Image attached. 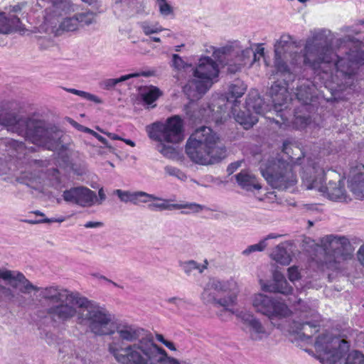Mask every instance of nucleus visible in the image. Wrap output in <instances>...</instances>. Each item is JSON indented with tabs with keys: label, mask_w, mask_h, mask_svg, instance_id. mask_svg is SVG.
I'll use <instances>...</instances> for the list:
<instances>
[{
	"label": "nucleus",
	"mask_w": 364,
	"mask_h": 364,
	"mask_svg": "<svg viewBox=\"0 0 364 364\" xmlns=\"http://www.w3.org/2000/svg\"><path fill=\"white\" fill-rule=\"evenodd\" d=\"M308 38L304 53L293 52L294 43L291 36L283 34L274 44V66L284 77V82H274L269 90L273 107L277 112L287 107L291 100L287 82L293 81L297 68H310L319 80L332 93L340 92L353 84L360 66L364 65V51L350 50L344 57L333 48L334 34L328 29H315Z\"/></svg>",
	"instance_id": "1"
},
{
	"label": "nucleus",
	"mask_w": 364,
	"mask_h": 364,
	"mask_svg": "<svg viewBox=\"0 0 364 364\" xmlns=\"http://www.w3.org/2000/svg\"><path fill=\"white\" fill-rule=\"evenodd\" d=\"M0 279L6 282L10 286L8 287L12 291L18 289L23 294H30L32 291L38 292V296L41 299L56 304L47 309V314L53 321L64 323L72 319L77 314L74 303L80 294L77 292L70 291L58 286L46 287L35 286L22 272L6 268H0ZM14 294L15 298L13 300H9L4 296L0 299L4 298L9 301L18 302V306H23L26 301L25 297Z\"/></svg>",
	"instance_id": "2"
},
{
	"label": "nucleus",
	"mask_w": 364,
	"mask_h": 364,
	"mask_svg": "<svg viewBox=\"0 0 364 364\" xmlns=\"http://www.w3.org/2000/svg\"><path fill=\"white\" fill-rule=\"evenodd\" d=\"M122 341H113L108 351L119 364H156L159 347L144 329L127 324L114 327Z\"/></svg>",
	"instance_id": "3"
},
{
	"label": "nucleus",
	"mask_w": 364,
	"mask_h": 364,
	"mask_svg": "<svg viewBox=\"0 0 364 364\" xmlns=\"http://www.w3.org/2000/svg\"><path fill=\"white\" fill-rule=\"evenodd\" d=\"M0 125L16 133L27 141L48 150L58 148L62 132L57 127L16 112L0 111Z\"/></svg>",
	"instance_id": "4"
},
{
	"label": "nucleus",
	"mask_w": 364,
	"mask_h": 364,
	"mask_svg": "<svg viewBox=\"0 0 364 364\" xmlns=\"http://www.w3.org/2000/svg\"><path fill=\"white\" fill-rule=\"evenodd\" d=\"M186 153L191 161L201 165L213 164L226 156L225 146L218 134L208 127H201L188 138Z\"/></svg>",
	"instance_id": "5"
},
{
	"label": "nucleus",
	"mask_w": 364,
	"mask_h": 364,
	"mask_svg": "<svg viewBox=\"0 0 364 364\" xmlns=\"http://www.w3.org/2000/svg\"><path fill=\"white\" fill-rule=\"evenodd\" d=\"M74 306L77 320L80 325L87 326L96 336L111 335L114 333L112 314L97 302L78 295Z\"/></svg>",
	"instance_id": "6"
},
{
	"label": "nucleus",
	"mask_w": 364,
	"mask_h": 364,
	"mask_svg": "<svg viewBox=\"0 0 364 364\" xmlns=\"http://www.w3.org/2000/svg\"><path fill=\"white\" fill-rule=\"evenodd\" d=\"M220 73L218 64L209 56H202L193 66L189 78L183 87L190 102L201 98L217 82Z\"/></svg>",
	"instance_id": "7"
},
{
	"label": "nucleus",
	"mask_w": 364,
	"mask_h": 364,
	"mask_svg": "<svg viewBox=\"0 0 364 364\" xmlns=\"http://www.w3.org/2000/svg\"><path fill=\"white\" fill-rule=\"evenodd\" d=\"M239 291L237 282L233 278L211 277L204 285L200 299L205 304L222 307L233 314L232 309L237 304Z\"/></svg>",
	"instance_id": "8"
},
{
	"label": "nucleus",
	"mask_w": 364,
	"mask_h": 364,
	"mask_svg": "<svg viewBox=\"0 0 364 364\" xmlns=\"http://www.w3.org/2000/svg\"><path fill=\"white\" fill-rule=\"evenodd\" d=\"M264 55V48L257 46V49L243 48L237 41L230 42L225 46L213 48V56L223 66L227 67L229 73L240 72L247 64L256 61L257 55Z\"/></svg>",
	"instance_id": "9"
},
{
	"label": "nucleus",
	"mask_w": 364,
	"mask_h": 364,
	"mask_svg": "<svg viewBox=\"0 0 364 364\" xmlns=\"http://www.w3.org/2000/svg\"><path fill=\"white\" fill-rule=\"evenodd\" d=\"M315 348L326 364L341 363V360L348 351L350 346L348 341L332 336L326 333L319 336L314 343ZM344 364H364V355L359 351L354 350L348 355Z\"/></svg>",
	"instance_id": "10"
},
{
	"label": "nucleus",
	"mask_w": 364,
	"mask_h": 364,
	"mask_svg": "<svg viewBox=\"0 0 364 364\" xmlns=\"http://www.w3.org/2000/svg\"><path fill=\"white\" fill-rule=\"evenodd\" d=\"M259 168L262 176L273 188L287 190L297 182L292 166L279 159L262 160Z\"/></svg>",
	"instance_id": "11"
},
{
	"label": "nucleus",
	"mask_w": 364,
	"mask_h": 364,
	"mask_svg": "<svg viewBox=\"0 0 364 364\" xmlns=\"http://www.w3.org/2000/svg\"><path fill=\"white\" fill-rule=\"evenodd\" d=\"M324 170L319 168L316 164L309 166L301 173L304 186L308 190H316L330 200L340 201L346 199L345 190L339 181L338 183L330 181L327 186L323 183Z\"/></svg>",
	"instance_id": "12"
},
{
	"label": "nucleus",
	"mask_w": 364,
	"mask_h": 364,
	"mask_svg": "<svg viewBox=\"0 0 364 364\" xmlns=\"http://www.w3.org/2000/svg\"><path fill=\"white\" fill-rule=\"evenodd\" d=\"M317 303L303 301L301 299L296 305L299 319L294 321L296 332L302 340H310L320 328L321 315L318 313Z\"/></svg>",
	"instance_id": "13"
},
{
	"label": "nucleus",
	"mask_w": 364,
	"mask_h": 364,
	"mask_svg": "<svg viewBox=\"0 0 364 364\" xmlns=\"http://www.w3.org/2000/svg\"><path fill=\"white\" fill-rule=\"evenodd\" d=\"M218 100L217 105H200L198 102H189L185 106L184 110L187 117L193 122H215V124H221L226 119V109H231V105L226 102L224 105L220 103ZM229 116V114H227Z\"/></svg>",
	"instance_id": "14"
},
{
	"label": "nucleus",
	"mask_w": 364,
	"mask_h": 364,
	"mask_svg": "<svg viewBox=\"0 0 364 364\" xmlns=\"http://www.w3.org/2000/svg\"><path fill=\"white\" fill-rule=\"evenodd\" d=\"M246 90L247 86L242 81L235 80L228 86V91L222 98L219 99V101L223 103L226 101L228 105H231L230 113L235 120L243 126L245 129H248L257 122V119L255 116L245 117L240 116V114L237 113V108L240 104V99L243 96Z\"/></svg>",
	"instance_id": "15"
},
{
	"label": "nucleus",
	"mask_w": 364,
	"mask_h": 364,
	"mask_svg": "<svg viewBox=\"0 0 364 364\" xmlns=\"http://www.w3.org/2000/svg\"><path fill=\"white\" fill-rule=\"evenodd\" d=\"M349 246L350 242L345 237L327 235L323 237L320 246L323 252L322 262L329 267H336V264L347 258Z\"/></svg>",
	"instance_id": "16"
},
{
	"label": "nucleus",
	"mask_w": 364,
	"mask_h": 364,
	"mask_svg": "<svg viewBox=\"0 0 364 364\" xmlns=\"http://www.w3.org/2000/svg\"><path fill=\"white\" fill-rule=\"evenodd\" d=\"M252 304L257 313L267 316L269 319L286 318L291 314L290 309L284 301L262 293L252 296Z\"/></svg>",
	"instance_id": "17"
},
{
	"label": "nucleus",
	"mask_w": 364,
	"mask_h": 364,
	"mask_svg": "<svg viewBox=\"0 0 364 364\" xmlns=\"http://www.w3.org/2000/svg\"><path fill=\"white\" fill-rule=\"evenodd\" d=\"M238 317L242 322V331L249 340L254 342L264 341L270 336L267 327L252 314L240 312Z\"/></svg>",
	"instance_id": "18"
},
{
	"label": "nucleus",
	"mask_w": 364,
	"mask_h": 364,
	"mask_svg": "<svg viewBox=\"0 0 364 364\" xmlns=\"http://www.w3.org/2000/svg\"><path fill=\"white\" fill-rule=\"evenodd\" d=\"M64 200L81 207H91L95 204L96 193L85 186L73 187L63 193Z\"/></svg>",
	"instance_id": "19"
},
{
	"label": "nucleus",
	"mask_w": 364,
	"mask_h": 364,
	"mask_svg": "<svg viewBox=\"0 0 364 364\" xmlns=\"http://www.w3.org/2000/svg\"><path fill=\"white\" fill-rule=\"evenodd\" d=\"M245 111H237L240 116L247 117L250 115L255 116L258 119V115H264L271 110V106L266 104L260 97L257 91H251L246 100Z\"/></svg>",
	"instance_id": "20"
},
{
	"label": "nucleus",
	"mask_w": 364,
	"mask_h": 364,
	"mask_svg": "<svg viewBox=\"0 0 364 364\" xmlns=\"http://www.w3.org/2000/svg\"><path fill=\"white\" fill-rule=\"evenodd\" d=\"M348 186L355 198L364 199V165L359 164L350 168Z\"/></svg>",
	"instance_id": "21"
},
{
	"label": "nucleus",
	"mask_w": 364,
	"mask_h": 364,
	"mask_svg": "<svg viewBox=\"0 0 364 364\" xmlns=\"http://www.w3.org/2000/svg\"><path fill=\"white\" fill-rule=\"evenodd\" d=\"M168 142L178 143L183 139V122L178 116H174L167 120L161 136Z\"/></svg>",
	"instance_id": "22"
},
{
	"label": "nucleus",
	"mask_w": 364,
	"mask_h": 364,
	"mask_svg": "<svg viewBox=\"0 0 364 364\" xmlns=\"http://www.w3.org/2000/svg\"><path fill=\"white\" fill-rule=\"evenodd\" d=\"M114 194L117 196L122 202L131 203L135 205H140L144 203H149L155 199V196L144 191H129L117 189Z\"/></svg>",
	"instance_id": "23"
},
{
	"label": "nucleus",
	"mask_w": 364,
	"mask_h": 364,
	"mask_svg": "<svg viewBox=\"0 0 364 364\" xmlns=\"http://www.w3.org/2000/svg\"><path fill=\"white\" fill-rule=\"evenodd\" d=\"M68 13V14H70ZM67 15V14H63L59 19L58 23H57L56 26L53 28V29H51L50 31H46V14L44 15V21L43 23L40 26V31L45 32L46 33H54L55 31H58V29L62 30L63 31H75L78 29L79 28V21L77 17V14H75L73 17H66L63 18L64 16Z\"/></svg>",
	"instance_id": "24"
},
{
	"label": "nucleus",
	"mask_w": 364,
	"mask_h": 364,
	"mask_svg": "<svg viewBox=\"0 0 364 364\" xmlns=\"http://www.w3.org/2000/svg\"><path fill=\"white\" fill-rule=\"evenodd\" d=\"M262 289L264 291L278 292L289 294L292 291V287L288 284L284 276L279 272H274L273 281L269 284H262Z\"/></svg>",
	"instance_id": "25"
},
{
	"label": "nucleus",
	"mask_w": 364,
	"mask_h": 364,
	"mask_svg": "<svg viewBox=\"0 0 364 364\" xmlns=\"http://www.w3.org/2000/svg\"><path fill=\"white\" fill-rule=\"evenodd\" d=\"M238 185L246 191L259 190L261 186L254 174L249 171L242 170L235 175Z\"/></svg>",
	"instance_id": "26"
},
{
	"label": "nucleus",
	"mask_w": 364,
	"mask_h": 364,
	"mask_svg": "<svg viewBox=\"0 0 364 364\" xmlns=\"http://www.w3.org/2000/svg\"><path fill=\"white\" fill-rule=\"evenodd\" d=\"M291 244L286 242L278 245L272 251V259L282 265H288L291 261Z\"/></svg>",
	"instance_id": "27"
},
{
	"label": "nucleus",
	"mask_w": 364,
	"mask_h": 364,
	"mask_svg": "<svg viewBox=\"0 0 364 364\" xmlns=\"http://www.w3.org/2000/svg\"><path fill=\"white\" fill-rule=\"evenodd\" d=\"M154 74V71L148 70V71H142V72H136L134 73H130L128 75H122L118 78H109L105 79L101 82L100 86L105 90H110L114 87L118 83L124 82L133 77H138L140 76L144 77H149Z\"/></svg>",
	"instance_id": "28"
},
{
	"label": "nucleus",
	"mask_w": 364,
	"mask_h": 364,
	"mask_svg": "<svg viewBox=\"0 0 364 364\" xmlns=\"http://www.w3.org/2000/svg\"><path fill=\"white\" fill-rule=\"evenodd\" d=\"M159 96V88L154 86H141L138 88L137 99L144 105L151 106Z\"/></svg>",
	"instance_id": "29"
},
{
	"label": "nucleus",
	"mask_w": 364,
	"mask_h": 364,
	"mask_svg": "<svg viewBox=\"0 0 364 364\" xmlns=\"http://www.w3.org/2000/svg\"><path fill=\"white\" fill-rule=\"evenodd\" d=\"M21 21L18 16L13 14L8 16L4 12H0V33L6 34L17 28Z\"/></svg>",
	"instance_id": "30"
},
{
	"label": "nucleus",
	"mask_w": 364,
	"mask_h": 364,
	"mask_svg": "<svg viewBox=\"0 0 364 364\" xmlns=\"http://www.w3.org/2000/svg\"><path fill=\"white\" fill-rule=\"evenodd\" d=\"M315 85L312 82L306 80L297 86L296 96L299 101L308 104L314 97Z\"/></svg>",
	"instance_id": "31"
},
{
	"label": "nucleus",
	"mask_w": 364,
	"mask_h": 364,
	"mask_svg": "<svg viewBox=\"0 0 364 364\" xmlns=\"http://www.w3.org/2000/svg\"><path fill=\"white\" fill-rule=\"evenodd\" d=\"M24 148L23 142L13 139L5 138L0 140V149L6 152L11 157L16 156V154L22 152Z\"/></svg>",
	"instance_id": "32"
},
{
	"label": "nucleus",
	"mask_w": 364,
	"mask_h": 364,
	"mask_svg": "<svg viewBox=\"0 0 364 364\" xmlns=\"http://www.w3.org/2000/svg\"><path fill=\"white\" fill-rule=\"evenodd\" d=\"M180 267L184 271V272L190 275L194 270H197L198 273L201 274L208 267L207 260L204 261V263L200 264L197 263L194 260H188L180 262Z\"/></svg>",
	"instance_id": "33"
},
{
	"label": "nucleus",
	"mask_w": 364,
	"mask_h": 364,
	"mask_svg": "<svg viewBox=\"0 0 364 364\" xmlns=\"http://www.w3.org/2000/svg\"><path fill=\"white\" fill-rule=\"evenodd\" d=\"M173 65L174 68L178 70V79L179 80L180 75L181 77L183 75V73H186L188 76L191 75L193 65L191 64L186 63L178 55L174 54L173 55Z\"/></svg>",
	"instance_id": "34"
},
{
	"label": "nucleus",
	"mask_w": 364,
	"mask_h": 364,
	"mask_svg": "<svg viewBox=\"0 0 364 364\" xmlns=\"http://www.w3.org/2000/svg\"><path fill=\"white\" fill-rule=\"evenodd\" d=\"M187 208L192 213H198L203 209V206L194 203H186L181 205L171 204L166 205L165 202L161 203V210L162 209H176Z\"/></svg>",
	"instance_id": "35"
},
{
	"label": "nucleus",
	"mask_w": 364,
	"mask_h": 364,
	"mask_svg": "<svg viewBox=\"0 0 364 364\" xmlns=\"http://www.w3.org/2000/svg\"><path fill=\"white\" fill-rule=\"evenodd\" d=\"M68 347L71 348V356L73 358H75L77 360H80L82 364H90L91 360L87 356V353L85 352L84 350H82L80 348H76L74 345H73L71 343H68Z\"/></svg>",
	"instance_id": "36"
},
{
	"label": "nucleus",
	"mask_w": 364,
	"mask_h": 364,
	"mask_svg": "<svg viewBox=\"0 0 364 364\" xmlns=\"http://www.w3.org/2000/svg\"><path fill=\"white\" fill-rule=\"evenodd\" d=\"M65 90L70 93L78 95L83 99H85V100L91 101V102H94L97 104H101L102 102V101L100 98H99L97 96L92 95L91 93H89V92H87L85 91H82V90H76L74 88H65Z\"/></svg>",
	"instance_id": "37"
},
{
	"label": "nucleus",
	"mask_w": 364,
	"mask_h": 364,
	"mask_svg": "<svg viewBox=\"0 0 364 364\" xmlns=\"http://www.w3.org/2000/svg\"><path fill=\"white\" fill-rule=\"evenodd\" d=\"M149 138L157 144L159 143V122L156 121L145 128Z\"/></svg>",
	"instance_id": "38"
},
{
	"label": "nucleus",
	"mask_w": 364,
	"mask_h": 364,
	"mask_svg": "<svg viewBox=\"0 0 364 364\" xmlns=\"http://www.w3.org/2000/svg\"><path fill=\"white\" fill-rule=\"evenodd\" d=\"M79 25L89 26L95 22V14L92 11H86L77 14Z\"/></svg>",
	"instance_id": "39"
},
{
	"label": "nucleus",
	"mask_w": 364,
	"mask_h": 364,
	"mask_svg": "<svg viewBox=\"0 0 364 364\" xmlns=\"http://www.w3.org/2000/svg\"><path fill=\"white\" fill-rule=\"evenodd\" d=\"M267 246V244L265 242V240H262L257 244L248 246L242 252V254L244 256H248L252 252L263 251Z\"/></svg>",
	"instance_id": "40"
},
{
	"label": "nucleus",
	"mask_w": 364,
	"mask_h": 364,
	"mask_svg": "<svg viewBox=\"0 0 364 364\" xmlns=\"http://www.w3.org/2000/svg\"><path fill=\"white\" fill-rule=\"evenodd\" d=\"M22 180L26 181L28 186L41 183V177L38 174L33 173H24L21 176Z\"/></svg>",
	"instance_id": "41"
},
{
	"label": "nucleus",
	"mask_w": 364,
	"mask_h": 364,
	"mask_svg": "<svg viewBox=\"0 0 364 364\" xmlns=\"http://www.w3.org/2000/svg\"><path fill=\"white\" fill-rule=\"evenodd\" d=\"M309 122V117L306 116H295L293 121L294 127L298 129H304Z\"/></svg>",
	"instance_id": "42"
},
{
	"label": "nucleus",
	"mask_w": 364,
	"mask_h": 364,
	"mask_svg": "<svg viewBox=\"0 0 364 364\" xmlns=\"http://www.w3.org/2000/svg\"><path fill=\"white\" fill-rule=\"evenodd\" d=\"M161 15L174 17L173 8L166 0H161Z\"/></svg>",
	"instance_id": "43"
},
{
	"label": "nucleus",
	"mask_w": 364,
	"mask_h": 364,
	"mask_svg": "<svg viewBox=\"0 0 364 364\" xmlns=\"http://www.w3.org/2000/svg\"><path fill=\"white\" fill-rule=\"evenodd\" d=\"M288 278L291 282H295L300 279L301 273L296 266H292L288 268Z\"/></svg>",
	"instance_id": "44"
},
{
	"label": "nucleus",
	"mask_w": 364,
	"mask_h": 364,
	"mask_svg": "<svg viewBox=\"0 0 364 364\" xmlns=\"http://www.w3.org/2000/svg\"><path fill=\"white\" fill-rule=\"evenodd\" d=\"M142 28L144 33L147 36L156 35L159 34V27L157 25H151L148 23H144L142 25Z\"/></svg>",
	"instance_id": "45"
},
{
	"label": "nucleus",
	"mask_w": 364,
	"mask_h": 364,
	"mask_svg": "<svg viewBox=\"0 0 364 364\" xmlns=\"http://www.w3.org/2000/svg\"><path fill=\"white\" fill-rule=\"evenodd\" d=\"M161 364H180L179 362L168 355L165 350L161 348Z\"/></svg>",
	"instance_id": "46"
},
{
	"label": "nucleus",
	"mask_w": 364,
	"mask_h": 364,
	"mask_svg": "<svg viewBox=\"0 0 364 364\" xmlns=\"http://www.w3.org/2000/svg\"><path fill=\"white\" fill-rule=\"evenodd\" d=\"M3 296L9 300H13L15 298V295L10 288L0 284V299Z\"/></svg>",
	"instance_id": "47"
},
{
	"label": "nucleus",
	"mask_w": 364,
	"mask_h": 364,
	"mask_svg": "<svg viewBox=\"0 0 364 364\" xmlns=\"http://www.w3.org/2000/svg\"><path fill=\"white\" fill-rule=\"evenodd\" d=\"M65 221V218L64 217H60V218H44V219H42V220H26V222L29 223V224H36V223H62Z\"/></svg>",
	"instance_id": "48"
},
{
	"label": "nucleus",
	"mask_w": 364,
	"mask_h": 364,
	"mask_svg": "<svg viewBox=\"0 0 364 364\" xmlns=\"http://www.w3.org/2000/svg\"><path fill=\"white\" fill-rule=\"evenodd\" d=\"M354 38L350 36H346L343 38H338L336 41V46L338 47V51L343 45L346 46V44L349 42L353 41Z\"/></svg>",
	"instance_id": "49"
},
{
	"label": "nucleus",
	"mask_w": 364,
	"mask_h": 364,
	"mask_svg": "<svg viewBox=\"0 0 364 364\" xmlns=\"http://www.w3.org/2000/svg\"><path fill=\"white\" fill-rule=\"evenodd\" d=\"M166 301L169 304H174L177 309H180L186 305V302L183 299L179 298H169Z\"/></svg>",
	"instance_id": "50"
},
{
	"label": "nucleus",
	"mask_w": 364,
	"mask_h": 364,
	"mask_svg": "<svg viewBox=\"0 0 364 364\" xmlns=\"http://www.w3.org/2000/svg\"><path fill=\"white\" fill-rule=\"evenodd\" d=\"M147 204V208L150 210H158L159 208V198L155 196V199L152 200L149 203H146Z\"/></svg>",
	"instance_id": "51"
},
{
	"label": "nucleus",
	"mask_w": 364,
	"mask_h": 364,
	"mask_svg": "<svg viewBox=\"0 0 364 364\" xmlns=\"http://www.w3.org/2000/svg\"><path fill=\"white\" fill-rule=\"evenodd\" d=\"M161 343L164 344L167 348L172 351H176V348L175 347L174 343L171 341L165 339L163 336L161 335Z\"/></svg>",
	"instance_id": "52"
},
{
	"label": "nucleus",
	"mask_w": 364,
	"mask_h": 364,
	"mask_svg": "<svg viewBox=\"0 0 364 364\" xmlns=\"http://www.w3.org/2000/svg\"><path fill=\"white\" fill-rule=\"evenodd\" d=\"M45 340L49 345H53L57 341V336L52 333H46L45 335Z\"/></svg>",
	"instance_id": "53"
},
{
	"label": "nucleus",
	"mask_w": 364,
	"mask_h": 364,
	"mask_svg": "<svg viewBox=\"0 0 364 364\" xmlns=\"http://www.w3.org/2000/svg\"><path fill=\"white\" fill-rule=\"evenodd\" d=\"M98 196H99V198H97V197L96 196V200H95V203L102 204V202L106 199V195H105L104 189L102 188L99 189Z\"/></svg>",
	"instance_id": "54"
},
{
	"label": "nucleus",
	"mask_w": 364,
	"mask_h": 364,
	"mask_svg": "<svg viewBox=\"0 0 364 364\" xmlns=\"http://www.w3.org/2000/svg\"><path fill=\"white\" fill-rule=\"evenodd\" d=\"M291 145V141L289 139H287L285 140L284 142H283V146H282V151L287 154L288 156H290V150H291V148H290V146Z\"/></svg>",
	"instance_id": "55"
},
{
	"label": "nucleus",
	"mask_w": 364,
	"mask_h": 364,
	"mask_svg": "<svg viewBox=\"0 0 364 364\" xmlns=\"http://www.w3.org/2000/svg\"><path fill=\"white\" fill-rule=\"evenodd\" d=\"M93 136H95L97 139H98L101 143H102L105 147L111 148V146L108 143V141L103 137L102 136L97 134L96 132L93 134Z\"/></svg>",
	"instance_id": "56"
},
{
	"label": "nucleus",
	"mask_w": 364,
	"mask_h": 364,
	"mask_svg": "<svg viewBox=\"0 0 364 364\" xmlns=\"http://www.w3.org/2000/svg\"><path fill=\"white\" fill-rule=\"evenodd\" d=\"M102 225H103V223L101 222H92V221L87 222L84 225L85 228H100Z\"/></svg>",
	"instance_id": "57"
},
{
	"label": "nucleus",
	"mask_w": 364,
	"mask_h": 364,
	"mask_svg": "<svg viewBox=\"0 0 364 364\" xmlns=\"http://www.w3.org/2000/svg\"><path fill=\"white\" fill-rule=\"evenodd\" d=\"M358 258L363 266H364V245L361 246L358 252Z\"/></svg>",
	"instance_id": "58"
},
{
	"label": "nucleus",
	"mask_w": 364,
	"mask_h": 364,
	"mask_svg": "<svg viewBox=\"0 0 364 364\" xmlns=\"http://www.w3.org/2000/svg\"><path fill=\"white\" fill-rule=\"evenodd\" d=\"M68 122L73 127H75V129H77V130L79 131H81L82 130L84 126L78 124L77 122H75V120H73V119L71 118H68Z\"/></svg>",
	"instance_id": "59"
},
{
	"label": "nucleus",
	"mask_w": 364,
	"mask_h": 364,
	"mask_svg": "<svg viewBox=\"0 0 364 364\" xmlns=\"http://www.w3.org/2000/svg\"><path fill=\"white\" fill-rule=\"evenodd\" d=\"M240 166V162H235L232 163L229 165L228 167V171L230 174L232 173L235 170L238 168V167Z\"/></svg>",
	"instance_id": "60"
},
{
	"label": "nucleus",
	"mask_w": 364,
	"mask_h": 364,
	"mask_svg": "<svg viewBox=\"0 0 364 364\" xmlns=\"http://www.w3.org/2000/svg\"><path fill=\"white\" fill-rule=\"evenodd\" d=\"M100 131L101 132L104 133L105 134H106L109 139H111L112 140H122V139L116 134L111 133V132H105L101 129H100Z\"/></svg>",
	"instance_id": "61"
},
{
	"label": "nucleus",
	"mask_w": 364,
	"mask_h": 364,
	"mask_svg": "<svg viewBox=\"0 0 364 364\" xmlns=\"http://www.w3.org/2000/svg\"><path fill=\"white\" fill-rule=\"evenodd\" d=\"M173 33L167 29H163L161 28V36L170 37L173 36Z\"/></svg>",
	"instance_id": "62"
},
{
	"label": "nucleus",
	"mask_w": 364,
	"mask_h": 364,
	"mask_svg": "<svg viewBox=\"0 0 364 364\" xmlns=\"http://www.w3.org/2000/svg\"><path fill=\"white\" fill-rule=\"evenodd\" d=\"M282 235L277 234V233H270L269 234L264 240H265V242H267V240L270 239H277L279 237H281Z\"/></svg>",
	"instance_id": "63"
},
{
	"label": "nucleus",
	"mask_w": 364,
	"mask_h": 364,
	"mask_svg": "<svg viewBox=\"0 0 364 364\" xmlns=\"http://www.w3.org/2000/svg\"><path fill=\"white\" fill-rule=\"evenodd\" d=\"M99 279H103L109 283H111L112 284L114 287H121L119 285H118L117 283H115L114 282L109 279L108 278H107L105 276H102V275H100L99 277H97Z\"/></svg>",
	"instance_id": "64"
}]
</instances>
